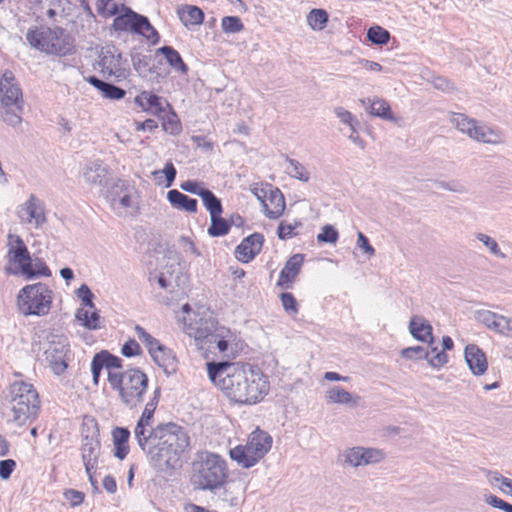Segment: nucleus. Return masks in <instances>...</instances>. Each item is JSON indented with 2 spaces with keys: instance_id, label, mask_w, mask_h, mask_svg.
Masks as SVG:
<instances>
[{
  "instance_id": "31",
  "label": "nucleus",
  "mask_w": 512,
  "mask_h": 512,
  "mask_svg": "<svg viewBox=\"0 0 512 512\" xmlns=\"http://www.w3.org/2000/svg\"><path fill=\"white\" fill-rule=\"evenodd\" d=\"M232 340H234L232 332L228 328L222 326L218 329V332L214 334V337L208 344V347L211 348L212 345L215 344L218 351L223 356H230L234 354V349L231 346Z\"/></svg>"
},
{
  "instance_id": "32",
  "label": "nucleus",
  "mask_w": 512,
  "mask_h": 512,
  "mask_svg": "<svg viewBox=\"0 0 512 512\" xmlns=\"http://www.w3.org/2000/svg\"><path fill=\"white\" fill-rule=\"evenodd\" d=\"M153 361L163 369L166 375L175 374L177 371V358L173 351L164 345V347L153 357Z\"/></svg>"
},
{
  "instance_id": "14",
  "label": "nucleus",
  "mask_w": 512,
  "mask_h": 512,
  "mask_svg": "<svg viewBox=\"0 0 512 512\" xmlns=\"http://www.w3.org/2000/svg\"><path fill=\"white\" fill-rule=\"evenodd\" d=\"M1 104L24 106L23 93L12 72L6 71L0 80Z\"/></svg>"
},
{
  "instance_id": "17",
  "label": "nucleus",
  "mask_w": 512,
  "mask_h": 512,
  "mask_svg": "<svg viewBox=\"0 0 512 512\" xmlns=\"http://www.w3.org/2000/svg\"><path fill=\"white\" fill-rule=\"evenodd\" d=\"M263 244V234L255 232L249 235L236 246L235 258L242 263H249L260 253Z\"/></svg>"
},
{
  "instance_id": "9",
  "label": "nucleus",
  "mask_w": 512,
  "mask_h": 512,
  "mask_svg": "<svg viewBox=\"0 0 512 512\" xmlns=\"http://www.w3.org/2000/svg\"><path fill=\"white\" fill-rule=\"evenodd\" d=\"M272 442L268 432L257 428L249 435L245 445H237L230 450V457L243 468L253 467L269 452Z\"/></svg>"
},
{
  "instance_id": "7",
  "label": "nucleus",
  "mask_w": 512,
  "mask_h": 512,
  "mask_svg": "<svg viewBox=\"0 0 512 512\" xmlns=\"http://www.w3.org/2000/svg\"><path fill=\"white\" fill-rule=\"evenodd\" d=\"M26 40L32 48L47 54L67 55L72 51L70 37L59 27H30L26 33Z\"/></svg>"
},
{
  "instance_id": "50",
  "label": "nucleus",
  "mask_w": 512,
  "mask_h": 512,
  "mask_svg": "<svg viewBox=\"0 0 512 512\" xmlns=\"http://www.w3.org/2000/svg\"><path fill=\"white\" fill-rule=\"evenodd\" d=\"M221 27L225 33H238L244 29L241 19L237 16L223 17Z\"/></svg>"
},
{
  "instance_id": "45",
  "label": "nucleus",
  "mask_w": 512,
  "mask_h": 512,
  "mask_svg": "<svg viewBox=\"0 0 512 512\" xmlns=\"http://www.w3.org/2000/svg\"><path fill=\"white\" fill-rule=\"evenodd\" d=\"M285 160L289 163V168L286 169L288 175L303 182L309 181L310 174L302 163L288 156H285Z\"/></svg>"
},
{
  "instance_id": "4",
  "label": "nucleus",
  "mask_w": 512,
  "mask_h": 512,
  "mask_svg": "<svg viewBox=\"0 0 512 512\" xmlns=\"http://www.w3.org/2000/svg\"><path fill=\"white\" fill-rule=\"evenodd\" d=\"M11 422L24 426L34 421L40 411L39 395L34 386L24 381H15L9 389Z\"/></svg>"
},
{
  "instance_id": "5",
  "label": "nucleus",
  "mask_w": 512,
  "mask_h": 512,
  "mask_svg": "<svg viewBox=\"0 0 512 512\" xmlns=\"http://www.w3.org/2000/svg\"><path fill=\"white\" fill-rule=\"evenodd\" d=\"M108 382L129 408H135L143 402L148 388V376L139 368H130L123 372L108 371Z\"/></svg>"
},
{
  "instance_id": "62",
  "label": "nucleus",
  "mask_w": 512,
  "mask_h": 512,
  "mask_svg": "<svg viewBox=\"0 0 512 512\" xmlns=\"http://www.w3.org/2000/svg\"><path fill=\"white\" fill-rule=\"evenodd\" d=\"M486 502L494 508L503 510L505 512H512V504L504 501L503 499L490 494L486 497Z\"/></svg>"
},
{
  "instance_id": "56",
  "label": "nucleus",
  "mask_w": 512,
  "mask_h": 512,
  "mask_svg": "<svg viewBox=\"0 0 512 512\" xmlns=\"http://www.w3.org/2000/svg\"><path fill=\"white\" fill-rule=\"evenodd\" d=\"M77 296L81 299V307L94 308L95 304L93 302L94 294L91 289L86 285L82 284L76 291Z\"/></svg>"
},
{
  "instance_id": "25",
  "label": "nucleus",
  "mask_w": 512,
  "mask_h": 512,
  "mask_svg": "<svg viewBox=\"0 0 512 512\" xmlns=\"http://www.w3.org/2000/svg\"><path fill=\"white\" fill-rule=\"evenodd\" d=\"M145 37L152 45H156L160 36L158 31L151 25L146 16L133 11L132 31Z\"/></svg>"
},
{
  "instance_id": "44",
  "label": "nucleus",
  "mask_w": 512,
  "mask_h": 512,
  "mask_svg": "<svg viewBox=\"0 0 512 512\" xmlns=\"http://www.w3.org/2000/svg\"><path fill=\"white\" fill-rule=\"evenodd\" d=\"M132 64L134 69L140 76L147 77L153 73V67L151 66L152 59L150 56L136 53L132 55Z\"/></svg>"
},
{
  "instance_id": "24",
  "label": "nucleus",
  "mask_w": 512,
  "mask_h": 512,
  "mask_svg": "<svg viewBox=\"0 0 512 512\" xmlns=\"http://www.w3.org/2000/svg\"><path fill=\"white\" fill-rule=\"evenodd\" d=\"M465 361L474 375H482L487 370L488 364L486 356L475 344H469L466 346Z\"/></svg>"
},
{
  "instance_id": "39",
  "label": "nucleus",
  "mask_w": 512,
  "mask_h": 512,
  "mask_svg": "<svg viewBox=\"0 0 512 512\" xmlns=\"http://www.w3.org/2000/svg\"><path fill=\"white\" fill-rule=\"evenodd\" d=\"M135 332L138 339L146 346L148 353L151 357L158 353L164 345L160 343V341L153 336H151L143 327L140 325H136Z\"/></svg>"
},
{
  "instance_id": "43",
  "label": "nucleus",
  "mask_w": 512,
  "mask_h": 512,
  "mask_svg": "<svg viewBox=\"0 0 512 512\" xmlns=\"http://www.w3.org/2000/svg\"><path fill=\"white\" fill-rule=\"evenodd\" d=\"M211 218V224L208 228V234L211 237H221L229 233L230 227L228 220L221 217V214L214 215Z\"/></svg>"
},
{
  "instance_id": "47",
  "label": "nucleus",
  "mask_w": 512,
  "mask_h": 512,
  "mask_svg": "<svg viewBox=\"0 0 512 512\" xmlns=\"http://www.w3.org/2000/svg\"><path fill=\"white\" fill-rule=\"evenodd\" d=\"M367 39L375 45H385L390 40V33L381 26H372L367 30Z\"/></svg>"
},
{
  "instance_id": "16",
  "label": "nucleus",
  "mask_w": 512,
  "mask_h": 512,
  "mask_svg": "<svg viewBox=\"0 0 512 512\" xmlns=\"http://www.w3.org/2000/svg\"><path fill=\"white\" fill-rule=\"evenodd\" d=\"M101 443L98 431H94L90 435L82 437L81 444V458L85 467V471L89 472L91 469H96L98 458L100 456Z\"/></svg>"
},
{
  "instance_id": "54",
  "label": "nucleus",
  "mask_w": 512,
  "mask_h": 512,
  "mask_svg": "<svg viewBox=\"0 0 512 512\" xmlns=\"http://www.w3.org/2000/svg\"><path fill=\"white\" fill-rule=\"evenodd\" d=\"M280 300H281L284 310L289 315L294 316L298 313V311H299L298 303L292 293H290V292L281 293Z\"/></svg>"
},
{
  "instance_id": "34",
  "label": "nucleus",
  "mask_w": 512,
  "mask_h": 512,
  "mask_svg": "<svg viewBox=\"0 0 512 512\" xmlns=\"http://www.w3.org/2000/svg\"><path fill=\"white\" fill-rule=\"evenodd\" d=\"M325 397L328 403L348 404L353 407L357 406L360 400L359 396L353 397L351 393L340 386L330 388Z\"/></svg>"
},
{
  "instance_id": "33",
  "label": "nucleus",
  "mask_w": 512,
  "mask_h": 512,
  "mask_svg": "<svg viewBox=\"0 0 512 512\" xmlns=\"http://www.w3.org/2000/svg\"><path fill=\"white\" fill-rule=\"evenodd\" d=\"M76 320L89 330H98L101 328V317L96 307L85 309L80 307L75 313Z\"/></svg>"
},
{
  "instance_id": "11",
  "label": "nucleus",
  "mask_w": 512,
  "mask_h": 512,
  "mask_svg": "<svg viewBox=\"0 0 512 512\" xmlns=\"http://www.w3.org/2000/svg\"><path fill=\"white\" fill-rule=\"evenodd\" d=\"M452 123L459 131L476 141L489 144H499L503 141L500 131L484 125H477L474 119H470L464 114H455Z\"/></svg>"
},
{
  "instance_id": "63",
  "label": "nucleus",
  "mask_w": 512,
  "mask_h": 512,
  "mask_svg": "<svg viewBox=\"0 0 512 512\" xmlns=\"http://www.w3.org/2000/svg\"><path fill=\"white\" fill-rule=\"evenodd\" d=\"M16 467V462L13 459H6L0 461V478L7 480L10 478Z\"/></svg>"
},
{
  "instance_id": "13",
  "label": "nucleus",
  "mask_w": 512,
  "mask_h": 512,
  "mask_svg": "<svg viewBox=\"0 0 512 512\" xmlns=\"http://www.w3.org/2000/svg\"><path fill=\"white\" fill-rule=\"evenodd\" d=\"M17 215L22 223L33 224L35 228L41 227L47 221L44 203L34 194L19 206Z\"/></svg>"
},
{
  "instance_id": "27",
  "label": "nucleus",
  "mask_w": 512,
  "mask_h": 512,
  "mask_svg": "<svg viewBox=\"0 0 512 512\" xmlns=\"http://www.w3.org/2000/svg\"><path fill=\"white\" fill-rule=\"evenodd\" d=\"M265 214L269 219L279 218L285 209V199L278 188L271 189L268 196V203L262 200Z\"/></svg>"
},
{
  "instance_id": "58",
  "label": "nucleus",
  "mask_w": 512,
  "mask_h": 512,
  "mask_svg": "<svg viewBox=\"0 0 512 512\" xmlns=\"http://www.w3.org/2000/svg\"><path fill=\"white\" fill-rule=\"evenodd\" d=\"M64 499L75 508L84 502L85 494L75 489H65L63 492Z\"/></svg>"
},
{
  "instance_id": "61",
  "label": "nucleus",
  "mask_w": 512,
  "mask_h": 512,
  "mask_svg": "<svg viewBox=\"0 0 512 512\" xmlns=\"http://www.w3.org/2000/svg\"><path fill=\"white\" fill-rule=\"evenodd\" d=\"M141 352L142 351H141V347H140L139 343L136 340H134V339H131V340L127 341L122 346V349H121V353L125 357L137 356V355H140Z\"/></svg>"
},
{
  "instance_id": "18",
  "label": "nucleus",
  "mask_w": 512,
  "mask_h": 512,
  "mask_svg": "<svg viewBox=\"0 0 512 512\" xmlns=\"http://www.w3.org/2000/svg\"><path fill=\"white\" fill-rule=\"evenodd\" d=\"M304 263V255L297 253L292 255L285 263L284 267L279 273L277 286L283 289H290L292 283L301 271Z\"/></svg>"
},
{
  "instance_id": "46",
  "label": "nucleus",
  "mask_w": 512,
  "mask_h": 512,
  "mask_svg": "<svg viewBox=\"0 0 512 512\" xmlns=\"http://www.w3.org/2000/svg\"><path fill=\"white\" fill-rule=\"evenodd\" d=\"M307 22L313 30H322L328 22V13L323 9H312L307 16Z\"/></svg>"
},
{
  "instance_id": "59",
  "label": "nucleus",
  "mask_w": 512,
  "mask_h": 512,
  "mask_svg": "<svg viewBox=\"0 0 512 512\" xmlns=\"http://www.w3.org/2000/svg\"><path fill=\"white\" fill-rule=\"evenodd\" d=\"M96 6L98 13L105 17L118 13V6L112 0H97Z\"/></svg>"
},
{
  "instance_id": "23",
  "label": "nucleus",
  "mask_w": 512,
  "mask_h": 512,
  "mask_svg": "<svg viewBox=\"0 0 512 512\" xmlns=\"http://www.w3.org/2000/svg\"><path fill=\"white\" fill-rule=\"evenodd\" d=\"M135 103L144 111L150 112L154 115L160 116L165 112V107L169 104L160 96L150 92L142 91L135 97Z\"/></svg>"
},
{
  "instance_id": "38",
  "label": "nucleus",
  "mask_w": 512,
  "mask_h": 512,
  "mask_svg": "<svg viewBox=\"0 0 512 512\" xmlns=\"http://www.w3.org/2000/svg\"><path fill=\"white\" fill-rule=\"evenodd\" d=\"M24 106H20V109L14 107L13 105H3L1 104L0 115L4 123L11 126L12 128H16L22 123V113Z\"/></svg>"
},
{
  "instance_id": "41",
  "label": "nucleus",
  "mask_w": 512,
  "mask_h": 512,
  "mask_svg": "<svg viewBox=\"0 0 512 512\" xmlns=\"http://www.w3.org/2000/svg\"><path fill=\"white\" fill-rule=\"evenodd\" d=\"M179 18L186 27L200 25L204 20V13L197 6H187L186 10L179 11Z\"/></svg>"
},
{
  "instance_id": "36",
  "label": "nucleus",
  "mask_w": 512,
  "mask_h": 512,
  "mask_svg": "<svg viewBox=\"0 0 512 512\" xmlns=\"http://www.w3.org/2000/svg\"><path fill=\"white\" fill-rule=\"evenodd\" d=\"M125 187V183L123 181H118L112 190L108 192V198L110 200L111 208L120 213L122 209L130 208L132 206V200L129 194L125 193L121 197H116V190L123 191Z\"/></svg>"
},
{
  "instance_id": "49",
  "label": "nucleus",
  "mask_w": 512,
  "mask_h": 512,
  "mask_svg": "<svg viewBox=\"0 0 512 512\" xmlns=\"http://www.w3.org/2000/svg\"><path fill=\"white\" fill-rule=\"evenodd\" d=\"M476 239H478L480 242L483 243V245L489 250V252L501 259H505L506 255L501 251L498 243L495 239L492 237L484 234V233H477Z\"/></svg>"
},
{
  "instance_id": "42",
  "label": "nucleus",
  "mask_w": 512,
  "mask_h": 512,
  "mask_svg": "<svg viewBox=\"0 0 512 512\" xmlns=\"http://www.w3.org/2000/svg\"><path fill=\"white\" fill-rule=\"evenodd\" d=\"M370 114L384 120L393 121L394 116L389 103L384 99H375L370 104Z\"/></svg>"
},
{
  "instance_id": "3",
  "label": "nucleus",
  "mask_w": 512,
  "mask_h": 512,
  "mask_svg": "<svg viewBox=\"0 0 512 512\" xmlns=\"http://www.w3.org/2000/svg\"><path fill=\"white\" fill-rule=\"evenodd\" d=\"M7 259L9 265L5 267L7 275L22 274L26 279L51 276V271L42 258H32L23 239L16 234L9 233Z\"/></svg>"
},
{
  "instance_id": "52",
  "label": "nucleus",
  "mask_w": 512,
  "mask_h": 512,
  "mask_svg": "<svg viewBox=\"0 0 512 512\" xmlns=\"http://www.w3.org/2000/svg\"><path fill=\"white\" fill-rule=\"evenodd\" d=\"M401 356L406 359L411 360H420L426 359L429 357V351L423 346H413L404 348L401 351Z\"/></svg>"
},
{
  "instance_id": "53",
  "label": "nucleus",
  "mask_w": 512,
  "mask_h": 512,
  "mask_svg": "<svg viewBox=\"0 0 512 512\" xmlns=\"http://www.w3.org/2000/svg\"><path fill=\"white\" fill-rule=\"evenodd\" d=\"M160 174L165 175V179H166L165 187L169 188L173 185V183L175 181V178L177 175V170H176L175 166L173 165V163L171 161H168V162H166V164L162 170H156L153 172L154 178L156 180L158 179V176Z\"/></svg>"
},
{
  "instance_id": "10",
  "label": "nucleus",
  "mask_w": 512,
  "mask_h": 512,
  "mask_svg": "<svg viewBox=\"0 0 512 512\" xmlns=\"http://www.w3.org/2000/svg\"><path fill=\"white\" fill-rule=\"evenodd\" d=\"M98 58L100 72L104 77H114L117 81H122L129 76V63L115 46L103 47Z\"/></svg>"
},
{
  "instance_id": "2",
  "label": "nucleus",
  "mask_w": 512,
  "mask_h": 512,
  "mask_svg": "<svg viewBox=\"0 0 512 512\" xmlns=\"http://www.w3.org/2000/svg\"><path fill=\"white\" fill-rule=\"evenodd\" d=\"M207 369L211 381L236 403L256 404L269 392L266 376L249 363L211 362Z\"/></svg>"
},
{
  "instance_id": "29",
  "label": "nucleus",
  "mask_w": 512,
  "mask_h": 512,
  "mask_svg": "<svg viewBox=\"0 0 512 512\" xmlns=\"http://www.w3.org/2000/svg\"><path fill=\"white\" fill-rule=\"evenodd\" d=\"M130 431L126 427H115L112 430V440L114 444V455L119 460H123L129 453L128 441L130 438Z\"/></svg>"
},
{
  "instance_id": "8",
  "label": "nucleus",
  "mask_w": 512,
  "mask_h": 512,
  "mask_svg": "<svg viewBox=\"0 0 512 512\" xmlns=\"http://www.w3.org/2000/svg\"><path fill=\"white\" fill-rule=\"evenodd\" d=\"M53 301V291L42 282L24 286L17 295L20 313L25 316H45L49 313Z\"/></svg>"
},
{
  "instance_id": "22",
  "label": "nucleus",
  "mask_w": 512,
  "mask_h": 512,
  "mask_svg": "<svg viewBox=\"0 0 512 512\" xmlns=\"http://www.w3.org/2000/svg\"><path fill=\"white\" fill-rule=\"evenodd\" d=\"M109 168L102 160L89 161L83 169V177L92 185L103 186L107 182Z\"/></svg>"
},
{
  "instance_id": "40",
  "label": "nucleus",
  "mask_w": 512,
  "mask_h": 512,
  "mask_svg": "<svg viewBox=\"0 0 512 512\" xmlns=\"http://www.w3.org/2000/svg\"><path fill=\"white\" fill-rule=\"evenodd\" d=\"M200 198L202 199L203 205L210 213V217L222 214L223 206L221 200L209 189H205L200 193Z\"/></svg>"
},
{
  "instance_id": "21",
  "label": "nucleus",
  "mask_w": 512,
  "mask_h": 512,
  "mask_svg": "<svg viewBox=\"0 0 512 512\" xmlns=\"http://www.w3.org/2000/svg\"><path fill=\"white\" fill-rule=\"evenodd\" d=\"M477 320L483 323L489 329L505 334L512 330V320L488 310L477 312Z\"/></svg>"
},
{
  "instance_id": "57",
  "label": "nucleus",
  "mask_w": 512,
  "mask_h": 512,
  "mask_svg": "<svg viewBox=\"0 0 512 512\" xmlns=\"http://www.w3.org/2000/svg\"><path fill=\"white\" fill-rule=\"evenodd\" d=\"M301 226V223L299 221H295L294 224L286 223L284 221L280 222L278 229H277V235L279 239L281 240H287L294 236H296V233L294 232L296 227Z\"/></svg>"
},
{
  "instance_id": "60",
  "label": "nucleus",
  "mask_w": 512,
  "mask_h": 512,
  "mask_svg": "<svg viewBox=\"0 0 512 512\" xmlns=\"http://www.w3.org/2000/svg\"><path fill=\"white\" fill-rule=\"evenodd\" d=\"M334 113L343 124H347L350 128H353L354 124H358L353 114L343 107H336Z\"/></svg>"
},
{
  "instance_id": "26",
  "label": "nucleus",
  "mask_w": 512,
  "mask_h": 512,
  "mask_svg": "<svg viewBox=\"0 0 512 512\" xmlns=\"http://www.w3.org/2000/svg\"><path fill=\"white\" fill-rule=\"evenodd\" d=\"M409 331L411 335L421 342L433 343L432 326L422 316H414L409 322Z\"/></svg>"
},
{
  "instance_id": "30",
  "label": "nucleus",
  "mask_w": 512,
  "mask_h": 512,
  "mask_svg": "<svg viewBox=\"0 0 512 512\" xmlns=\"http://www.w3.org/2000/svg\"><path fill=\"white\" fill-rule=\"evenodd\" d=\"M87 82L99 90L103 97L111 100H120L125 97L126 91L112 83H108L96 76H89Z\"/></svg>"
},
{
  "instance_id": "37",
  "label": "nucleus",
  "mask_w": 512,
  "mask_h": 512,
  "mask_svg": "<svg viewBox=\"0 0 512 512\" xmlns=\"http://www.w3.org/2000/svg\"><path fill=\"white\" fill-rule=\"evenodd\" d=\"M212 492L214 493L212 500L219 508L232 507L238 504V497L233 494L231 487H227L226 484Z\"/></svg>"
},
{
  "instance_id": "64",
  "label": "nucleus",
  "mask_w": 512,
  "mask_h": 512,
  "mask_svg": "<svg viewBox=\"0 0 512 512\" xmlns=\"http://www.w3.org/2000/svg\"><path fill=\"white\" fill-rule=\"evenodd\" d=\"M432 84L436 89L444 92H448L455 88L454 83L452 81L442 76L434 77L432 80Z\"/></svg>"
},
{
  "instance_id": "51",
  "label": "nucleus",
  "mask_w": 512,
  "mask_h": 512,
  "mask_svg": "<svg viewBox=\"0 0 512 512\" xmlns=\"http://www.w3.org/2000/svg\"><path fill=\"white\" fill-rule=\"evenodd\" d=\"M339 233L336 228L330 224L322 227L321 232L317 235L319 243L335 244L338 241Z\"/></svg>"
},
{
  "instance_id": "28",
  "label": "nucleus",
  "mask_w": 512,
  "mask_h": 512,
  "mask_svg": "<svg viewBox=\"0 0 512 512\" xmlns=\"http://www.w3.org/2000/svg\"><path fill=\"white\" fill-rule=\"evenodd\" d=\"M167 200L171 206L178 210H183L188 213H196L198 209V202L194 198H190L186 194L181 193L177 189L169 190L167 193Z\"/></svg>"
},
{
  "instance_id": "48",
  "label": "nucleus",
  "mask_w": 512,
  "mask_h": 512,
  "mask_svg": "<svg viewBox=\"0 0 512 512\" xmlns=\"http://www.w3.org/2000/svg\"><path fill=\"white\" fill-rule=\"evenodd\" d=\"M133 11L126 8L124 14L118 15L114 18L112 27L115 31H132Z\"/></svg>"
},
{
  "instance_id": "19",
  "label": "nucleus",
  "mask_w": 512,
  "mask_h": 512,
  "mask_svg": "<svg viewBox=\"0 0 512 512\" xmlns=\"http://www.w3.org/2000/svg\"><path fill=\"white\" fill-rule=\"evenodd\" d=\"M122 359L108 352L102 350L93 356L91 362V372L94 384H98L102 369L105 367L109 371L112 368H122Z\"/></svg>"
},
{
  "instance_id": "6",
  "label": "nucleus",
  "mask_w": 512,
  "mask_h": 512,
  "mask_svg": "<svg viewBox=\"0 0 512 512\" xmlns=\"http://www.w3.org/2000/svg\"><path fill=\"white\" fill-rule=\"evenodd\" d=\"M192 481L197 489L215 491L227 483L229 470L225 459L216 453L206 452L193 464Z\"/></svg>"
},
{
  "instance_id": "35",
  "label": "nucleus",
  "mask_w": 512,
  "mask_h": 512,
  "mask_svg": "<svg viewBox=\"0 0 512 512\" xmlns=\"http://www.w3.org/2000/svg\"><path fill=\"white\" fill-rule=\"evenodd\" d=\"M156 54H162L167 63L176 71L187 73L188 66L183 61L179 52L171 46H162L156 50Z\"/></svg>"
},
{
  "instance_id": "12",
  "label": "nucleus",
  "mask_w": 512,
  "mask_h": 512,
  "mask_svg": "<svg viewBox=\"0 0 512 512\" xmlns=\"http://www.w3.org/2000/svg\"><path fill=\"white\" fill-rule=\"evenodd\" d=\"M341 457L345 465L357 468L380 463L385 455L380 449L356 446L344 450Z\"/></svg>"
},
{
  "instance_id": "55",
  "label": "nucleus",
  "mask_w": 512,
  "mask_h": 512,
  "mask_svg": "<svg viewBox=\"0 0 512 512\" xmlns=\"http://www.w3.org/2000/svg\"><path fill=\"white\" fill-rule=\"evenodd\" d=\"M427 361L430 366L440 368L448 362V356L444 351H438L437 347H432Z\"/></svg>"
},
{
  "instance_id": "20",
  "label": "nucleus",
  "mask_w": 512,
  "mask_h": 512,
  "mask_svg": "<svg viewBox=\"0 0 512 512\" xmlns=\"http://www.w3.org/2000/svg\"><path fill=\"white\" fill-rule=\"evenodd\" d=\"M220 327L212 318L200 319L199 322L188 327V334L193 336L199 344L208 345Z\"/></svg>"
},
{
  "instance_id": "1",
  "label": "nucleus",
  "mask_w": 512,
  "mask_h": 512,
  "mask_svg": "<svg viewBox=\"0 0 512 512\" xmlns=\"http://www.w3.org/2000/svg\"><path fill=\"white\" fill-rule=\"evenodd\" d=\"M154 413L145 406L135 425L134 437L154 469L171 472L182 466L190 438L182 426L172 422L153 427Z\"/></svg>"
},
{
  "instance_id": "15",
  "label": "nucleus",
  "mask_w": 512,
  "mask_h": 512,
  "mask_svg": "<svg viewBox=\"0 0 512 512\" xmlns=\"http://www.w3.org/2000/svg\"><path fill=\"white\" fill-rule=\"evenodd\" d=\"M69 345L65 341L52 342L45 350V360L54 374L62 375L68 367L67 353Z\"/></svg>"
}]
</instances>
